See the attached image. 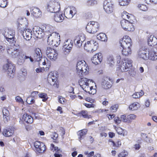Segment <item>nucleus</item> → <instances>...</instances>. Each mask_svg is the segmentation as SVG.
I'll return each mask as SVG.
<instances>
[{
    "mask_svg": "<svg viewBox=\"0 0 157 157\" xmlns=\"http://www.w3.org/2000/svg\"><path fill=\"white\" fill-rule=\"evenodd\" d=\"M77 11L75 7H68L64 9V14L58 12L55 13L54 19L57 22H61L64 19V17L68 19H70L76 13Z\"/></svg>",
    "mask_w": 157,
    "mask_h": 157,
    "instance_id": "nucleus-1",
    "label": "nucleus"
},
{
    "mask_svg": "<svg viewBox=\"0 0 157 157\" xmlns=\"http://www.w3.org/2000/svg\"><path fill=\"white\" fill-rule=\"evenodd\" d=\"M14 30H10V56L13 58H16L20 55V46L17 41Z\"/></svg>",
    "mask_w": 157,
    "mask_h": 157,
    "instance_id": "nucleus-2",
    "label": "nucleus"
},
{
    "mask_svg": "<svg viewBox=\"0 0 157 157\" xmlns=\"http://www.w3.org/2000/svg\"><path fill=\"white\" fill-rule=\"evenodd\" d=\"M119 43L122 48V55L125 56L130 55L132 53L130 47L132 44L131 38L129 36H125L120 40Z\"/></svg>",
    "mask_w": 157,
    "mask_h": 157,
    "instance_id": "nucleus-3",
    "label": "nucleus"
},
{
    "mask_svg": "<svg viewBox=\"0 0 157 157\" xmlns=\"http://www.w3.org/2000/svg\"><path fill=\"white\" fill-rule=\"evenodd\" d=\"M89 68L84 60L78 61L76 66V72L80 77L86 75L88 73Z\"/></svg>",
    "mask_w": 157,
    "mask_h": 157,
    "instance_id": "nucleus-4",
    "label": "nucleus"
},
{
    "mask_svg": "<svg viewBox=\"0 0 157 157\" xmlns=\"http://www.w3.org/2000/svg\"><path fill=\"white\" fill-rule=\"evenodd\" d=\"M47 9L48 11L52 13L59 12L60 10V4L55 0H51L48 4Z\"/></svg>",
    "mask_w": 157,
    "mask_h": 157,
    "instance_id": "nucleus-5",
    "label": "nucleus"
},
{
    "mask_svg": "<svg viewBox=\"0 0 157 157\" xmlns=\"http://www.w3.org/2000/svg\"><path fill=\"white\" fill-rule=\"evenodd\" d=\"M134 21L131 19L127 20L123 19L121 22L122 28L125 31H133L134 30V28L133 24Z\"/></svg>",
    "mask_w": 157,
    "mask_h": 157,
    "instance_id": "nucleus-6",
    "label": "nucleus"
},
{
    "mask_svg": "<svg viewBox=\"0 0 157 157\" xmlns=\"http://www.w3.org/2000/svg\"><path fill=\"white\" fill-rule=\"evenodd\" d=\"M98 44L94 40H91L85 43L84 48L87 51L93 52L96 51L98 48Z\"/></svg>",
    "mask_w": 157,
    "mask_h": 157,
    "instance_id": "nucleus-7",
    "label": "nucleus"
},
{
    "mask_svg": "<svg viewBox=\"0 0 157 157\" xmlns=\"http://www.w3.org/2000/svg\"><path fill=\"white\" fill-rule=\"evenodd\" d=\"M99 24L96 21H90L86 25V29L87 32L89 33L94 34L99 29Z\"/></svg>",
    "mask_w": 157,
    "mask_h": 157,
    "instance_id": "nucleus-8",
    "label": "nucleus"
},
{
    "mask_svg": "<svg viewBox=\"0 0 157 157\" xmlns=\"http://www.w3.org/2000/svg\"><path fill=\"white\" fill-rule=\"evenodd\" d=\"M58 34L56 32H52L51 33L48 38V43L49 45L52 46H57V40L58 38Z\"/></svg>",
    "mask_w": 157,
    "mask_h": 157,
    "instance_id": "nucleus-9",
    "label": "nucleus"
},
{
    "mask_svg": "<svg viewBox=\"0 0 157 157\" xmlns=\"http://www.w3.org/2000/svg\"><path fill=\"white\" fill-rule=\"evenodd\" d=\"M104 9L106 13L109 14L113 12L114 6L111 0H105L104 3Z\"/></svg>",
    "mask_w": 157,
    "mask_h": 157,
    "instance_id": "nucleus-10",
    "label": "nucleus"
},
{
    "mask_svg": "<svg viewBox=\"0 0 157 157\" xmlns=\"http://www.w3.org/2000/svg\"><path fill=\"white\" fill-rule=\"evenodd\" d=\"M132 60L127 58L124 59L122 61L119 68L122 72L126 71H128L129 68L132 66Z\"/></svg>",
    "mask_w": 157,
    "mask_h": 157,
    "instance_id": "nucleus-11",
    "label": "nucleus"
},
{
    "mask_svg": "<svg viewBox=\"0 0 157 157\" xmlns=\"http://www.w3.org/2000/svg\"><path fill=\"white\" fill-rule=\"evenodd\" d=\"M55 75V74L53 72H50L48 75V81L51 85H52L55 87L58 88V84L57 81L56 75Z\"/></svg>",
    "mask_w": 157,
    "mask_h": 157,
    "instance_id": "nucleus-12",
    "label": "nucleus"
},
{
    "mask_svg": "<svg viewBox=\"0 0 157 157\" xmlns=\"http://www.w3.org/2000/svg\"><path fill=\"white\" fill-rule=\"evenodd\" d=\"M91 81L86 78H81L78 81L79 84L84 91L87 92L89 90V82Z\"/></svg>",
    "mask_w": 157,
    "mask_h": 157,
    "instance_id": "nucleus-13",
    "label": "nucleus"
},
{
    "mask_svg": "<svg viewBox=\"0 0 157 157\" xmlns=\"http://www.w3.org/2000/svg\"><path fill=\"white\" fill-rule=\"evenodd\" d=\"M34 145L36 151L39 153H43L46 150V146L43 143L36 141Z\"/></svg>",
    "mask_w": 157,
    "mask_h": 157,
    "instance_id": "nucleus-14",
    "label": "nucleus"
},
{
    "mask_svg": "<svg viewBox=\"0 0 157 157\" xmlns=\"http://www.w3.org/2000/svg\"><path fill=\"white\" fill-rule=\"evenodd\" d=\"M34 35L38 38L41 39L44 35V33L43 32V29H41L37 26H35L33 29Z\"/></svg>",
    "mask_w": 157,
    "mask_h": 157,
    "instance_id": "nucleus-15",
    "label": "nucleus"
},
{
    "mask_svg": "<svg viewBox=\"0 0 157 157\" xmlns=\"http://www.w3.org/2000/svg\"><path fill=\"white\" fill-rule=\"evenodd\" d=\"M148 51L145 47H142L140 48L138 52V56L140 58L144 60L147 59Z\"/></svg>",
    "mask_w": 157,
    "mask_h": 157,
    "instance_id": "nucleus-16",
    "label": "nucleus"
},
{
    "mask_svg": "<svg viewBox=\"0 0 157 157\" xmlns=\"http://www.w3.org/2000/svg\"><path fill=\"white\" fill-rule=\"evenodd\" d=\"M18 27L19 29L26 28L28 24L27 20L25 18H21L18 19L17 21Z\"/></svg>",
    "mask_w": 157,
    "mask_h": 157,
    "instance_id": "nucleus-17",
    "label": "nucleus"
},
{
    "mask_svg": "<svg viewBox=\"0 0 157 157\" xmlns=\"http://www.w3.org/2000/svg\"><path fill=\"white\" fill-rule=\"evenodd\" d=\"M73 46V43L70 40H67L64 43L63 49L64 52L68 53L69 52Z\"/></svg>",
    "mask_w": 157,
    "mask_h": 157,
    "instance_id": "nucleus-18",
    "label": "nucleus"
},
{
    "mask_svg": "<svg viewBox=\"0 0 157 157\" xmlns=\"http://www.w3.org/2000/svg\"><path fill=\"white\" fill-rule=\"evenodd\" d=\"M157 50L155 48L151 49L148 52L147 59L155 61L157 59Z\"/></svg>",
    "mask_w": 157,
    "mask_h": 157,
    "instance_id": "nucleus-19",
    "label": "nucleus"
},
{
    "mask_svg": "<svg viewBox=\"0 0 157 157\" xmlns=\"http://www.w3.org/2000/svg\"><path fill=\"white\" fill-rule=\"evenodd\" d=\"M102 59V56L101 53H98L95 54L92 59V62L95 65L100 63Z\"/></svg>",
    "mask_w": 157,
    "mask_h": 157,
    "instance_id": "nucleus-20",
    "label": "nucleus"
},
{
    "mask_svg": "<svg viewBox=\"0 0 157 157\" xmlns=\"http://www.w3.org/2000/svg\"><path fill=\"white\" fill-rule=\"evenodd\" d=\"M85 40V38L83 36H78L75 37L74 43L77 47L79 48L81 46L82 43Z\"/></svg>",
    "mask_w": 157,
    "mask_h": 157,
    "instance_id": "nucleus-21",
    "label": "nucleus"
},
{
    "mask_svg": "<svg viewBox=\"0 0 157 157\" xmlns=\"http://www.w3.org/2000/svg\"><path fill=\"white\" fill-rule=\"evenodd\" d=\"M34 59L37 62L41 61L42 58V53L40 50L39 48H36L35 50V52L33 54Z\"/></svg>",
    "mask_w": 157,
    "mask_h": 157,
    "instance_id": "nucleus-22",
    "label": "nucleus"
},
{
    "mask_svg": "<svg viewBox=\"0 0 157 157\" xmlns=\"http://www.w3.org/2000/svg\"><path fill=\"white\" fill-rule=\"evenodd\" d=\"M31 14L36 17H39L42 16V13L40 9L37 7H33L31 10Z\"/></svg>",
    "mask_w": 157,
    "mask_h": 157,
    "instance_id": "nucleus-23",
    "label": "nucleus"
},
{
    "mask_svg": "<svg viewBox=\"0 0 157 157\" xmlns=\"http://www.w3.org/2000/svg\"><path fill=\"white\" fill-rule=\"evenodd\" d=\"M32 30L30 29H24V31L22 33L24 39L26 40H29L32 37Z\"/></svg>",
    "mask_w": 157,
    "mask_h": 157,
    "instance_id": "nucleus-24",
    "label": "nucleus"
},
{
    "mask_svg": "<svg viewBox=\"0 0 157 157\" xmlns=\"http://www.w3.org/2000/svg\"><path fill=\"white\" fill-rule=\"evenodd\" d=\"M148 44L149 45L154 46L157 44V38L153 35H151L148 39Z\"/></svg>",
    "mask_w": 157,
    "mask_h": 157,
    "instance_id": "nucleus-25",
    "label": "nucleus"
},
{
    "mask_svg": "<svg viewBox=\"0 0 157 157\" xmlns=\"http://www.w3.org/2000/svg\"><path fill=\"white\" fill-rule=\"evenodd\" d=\"M54 27L49 25H45L43 26L42 27L43 32H49L52 33L54 32L53 31L54 29Z\"/></svg>",
    "mask_w": 157,
    "mask_h": 157,
    "instance_id": "nucleus-26",
    "label": "nucleus"
},
{
    "mask_svg": "<svg viewBox=\"0 0 157 157\" xmlns=\"http://www.w3.org/2000/svg\"><path fill=\"white\" fill-rule=\"evenodd\" d=\"M22 119L27 123L31 124L33 121L32 117L27 113L24 114L22 116Z\"/></svg>",
    "mask_w": 157,
    "mask_h": 157,
    "instance_id": "nucleus-27",
    "label": "nucleus"
},
{
    "mask_svg": "<svg viewBox=\"0 0 157 157\" xmlns=\"http://www.w3.org/2000/svg\"><path fill=\"white\" fill-rule=\"evenodd\" d=\"M2 69L4 72L8 75H9L10 71V63L9 60H7L3 65Z\"/></svg>",
    "mask_w": 157,
    "mask_h": 157,
    "instance_id": "nucleus-28",
    "label": "nucleus"
},
{
    "mask_svg": "<svg viewBox=\"0 0 157 157\" xmlns=\"http://www.w3.org/2000/svg\"><path fill=\"white\" fill-rule=\"evenodd\" d=\"M3 114L4 116V121L5 123H6L10 118L9 117L10 113L8 110L4 108L3 110Z\"/></svg>",
    "mask_w": 157,
    "mask_h": 157,
    "instance_id": "nucleus-29",
    "label": "nucleus"
},
{
    "mask_svg": "<svg viewBox=\"0 0 157 157\" xmlns=\"http://www.w3.org/2000/svg\"><path fill=\"white\" fill-rule=\"evenodd\" d=\"M27 72L26 70H23V71L21 70L18 73L19 79L20 81H24L25 79V76L26 75Z\"/></svg>",
    "mask_w": 157,
    "mask_h": 157,
    "instance_id": "nucleus-30",
    "label": "nucleus"
},
{
    "mask_svg": "<svg viewBox=\"0 0 157 157\" xmlns=\"http://www.w3.org/2000/svg\"><path fill=\"white\" fill-rule=\"evenodd\" d=\"M102 87L105 89H107L112 86V85L110 81H108L105 79H104L102 83Z\"/></svg>",
    "mask_w": 157,
    "mask_h": 157,
    "instance_id": "nucleus-31",
    "label": "nucleus"
},
{
    "mask_svg": "<svg viewBox=\"0 0 157 157\" xmlns=\"http://www.w3.org/2000/svg\"><path fill=\"white\" fill-rule=\"evenodd\" d=\"M97 38L98 39L101 41H106L107 40V37L105 34L101 33L97 35Z\"/></svg>",
    "mask_w": 157,
    "mask_h": 157,
    "instance_id": "nucleus-32",
    "label": "nucleus"
},
{
    "mask_svg": "<svg viewBox=\"0 0 157 157\" xmlns=\"http://www.w3.org/2000/svg\"><path fill=\"white\" fill-rule=\"evenodd\" d=\"M10 31L9 28H6L5 29L4 32L3 33V34L4 37L8 42L10 41V38H9L10 36Z\"/></svg>",
    "mask_w": 157,
    "mask_h": 157,
    "instance_id": "nucleus-33",
    "label": "nucleus"
},
{
    "mask_svg": "<svg viewBox=\"0 0 157 157\" xmlns=\"http://www.w3.org/2000/svg\"><path fill=\"white\" fill-rule=\"evenodd\" d=\"M50 57H47L51 60L55 61L57 59L58 53L56 50L52 51V53L50 54Z\"/></svg>",
    "mask_w": 157,
    "mask_h": 157,
    "instance_id": "nucleus-34",
    "label": "nucleus"
},
{
    "mask_svg": "<svg viewBox=\"0 0 157 157\" xmlns=\"http://www.w3.org/2000/svg\"><path fill=\"white\" fill-rule=\"evenodd\" d=\"M109 142L110 145H112L114 147L113 149H116L119 146L121 145V142L119 141H118L117 144L115 143L114 141L112 140H109Z\"/></svg>",
    "mask_w": 157,
    "mask_h": 157,
    "instance_id": "nucleus-35",
    "label": "nucleus"
},
{
    "mask_svg": "<svg viewBox=\"0 0 157 157\" xmlns=\"http://www.w3.org/2000/svg\"><path fill=\"white\" fill-rule=\"evenodd\" d=\"M107 62L111 67H112L114 66L115 63L114 59L112 56H110L108 57Z\"/></svg>",
    "mask_w": 157,
    "mask_h": 157,
    "instance_id": "nucleus-36",
    "label": "nucleus"
},
{
    "mask_svg": "<svg viewBox=\"0 0 157 157\" xmlns=\"http://www.w3.org/2000/svg\"><path fill=\"white\" fill-rule=\"evenodd\" d=\"M87 132V130L86 129H83L80 131H79L78 132V135L79 136L78 139L79 141L81 140L82 137L85 135Z\"/></svg>",
    "mask_w": 157,
    "mask_h": 157,
    "instance_id": "nucleus-37",
    "label": "nucleus"
},
{
    "mask_svg": "<svg viewBox=\"0 0 157 157\" xmlns=\"http://www.w3.org/2000/svg\"><path fill=\"white\" fill-rule=\"evenodd\" d=\"M122 17L123 19H129L130 18L131 19L132 18H133V17L132 16L131 14H129L126 11H124L122 13Z\"/></svg>",
    "mask_w": 157,
    "mask_h": 157,
    "instance_id": "nucleus-38",
    "label": "nucleus"
},
{
    "mask_svg": "<svg viewBox=\"0 0 157 157\" xmlns=\"http://www.w3.org/2000/svg\"><path fill=\"white\" fill-rule=\"evenodd\" d=\"M144 92L142 90L139 93L136 92L134 93L132 95V97L134 98H140L144 94Z\"/></svg>",
    "mask_w": 157,
    "mask_h": 157,
    "instance_id": "nucleus-39",
    "label": "nucleus"
},
{
    "mask_svg": "<svg viewBox=\"0 0 157 157\" xmlns=\"http://www.w3.org/2000/svg\"><path fill=\"white\" fill-rule=\"evenodd\" d=\"M137 105H138L139 104L137 102H135L132 103L129 105V109L132 111L137 109L138 108Z\"/></svg>",
    "mask_w": 157,
    "mask_h": 157,
    "instance_id": "nucleus-40",
    "label": "nucleus"
},
{
    "mask_svg": "<svg viewBox=\"0 0 157 157\" xmlns=\"http://www.w3.org/2000/svg\"><path fill=\"white\" fill-rule=\"evenodd\" d=\"M130 1V0H119V4L121 6L127 5Z\"/></svg>",
    "mask_w": 157,
    "mask_h": 157,
    "instance_id": "nucleus-41",
    "label": "nucleus"
},
{
    "mask_svg": "<svg viewBox=\"0 0 157 157\" xmlns=\"http://www.w3.org/2000/svg\"><path fill=\"white\" fill-rule=\"evenodd\" d=\"M56 50L50 47H48L46 50V54L47 57H50V54L52 52V51H55Z\"/></svg>",
    "mask_w": 157,
    "mask_h": 157,
    "instance_id": "nucleus-42",
    "label": "nucleus"
},
{
    "mask_svg": "<svg viewBox=\"0 0 157 157\" xmlns=\"http://www.w3.org/2000/svg\"><path fill=\"white\" fill-rule=\"evenodd\" d=\"M35 101L34 99L30 96L27 97L26 102L28 104H32L34 103Z\"/></svg>",
    "mask_w": 157,
    "mask_h": 157,
    "instance_id": "nucleus-43",
    "label": "nucleus"
},
{
    "mask_svg": "<svg viewBox=\"0 0 157 157\" xmlns=\"http://www.w3.org/2000/svg\"><path fill=\"white\" fill-rule=\"evenodd\" d=\"M97 2L95 0H88L86 2V5L88 6H93L97 4Z\"/></svg>",
    "mask_w": 157,
    "mask_h": 157,
    "instance_id": "nucleus-44",
    "label": "nucleus"
},
{
    "mask_svg": "<svg viewBox=\"0 0 157 157\" xmlns=\"http://www.w3.org/2000/svg\"><path fill=\"white\" fill-rule=\"evenodd\" d=\"M7 5V0H0V7L5 8Z\"/></svg>",
    "mask_w": 157,
    "mask_h": 157,
    "instance_id": "nucleus-45",
    "label": "nucleus"
},
{
    "mask_svg": "<svg viewBox=\"0 0 157 157\" xmlns=\"http://www.w3.org/2000/svg\"><path fill=\"white\" fill-rule=\"evenodd\" d=\"M38 95L40 98H43V101H45L48 99L47 94L45 93L39 94Z\"/></svg>",
    "mask_w": 157,
    "mask_h": 157,
    "instance_id": "nucleus-46",
    "label": "nucleus"
},
{
    "mask_svg": "<svg viewBox=\"0 0 157 157\" xmlns=\"http://www.w3.org/2000/svg\"><path fill=\"white\" fill-rule=\"evenodd\" d=\"M136 117V116L133 114H131L127 116V118L129 122H131L132 120H135Z\"/></svg>",
    "mask_w": 157,
    "mask_h": 157,
    "instance_id": "nucleus-47",
    "label": "nucleus"
},
{
    "mask_svg": "<svg viewBox=\"0 0 157 157\" xmlns=\"http://www.w3.org/2000/svg\"><path fill=\"white\" fill-rule=\"evenodd\" d=\"M11 70L12 73L10 74V78H13L14 76V72L15 71V66L14 64L10 65V71Z\"/></svg>",
    "mask_w": 157,
    "mask_h": 157,
    "instance_id": "nucleus-48",
    "label": "nucleus"
},
{
    "mask_svg": "<svg viewBox=\"0 0 157 157\" xmlns=\"http://www.w3.org/2000/svg\"><path fill=\"white\" fill-rule=\"evenodd\" d=\"M138 7L142 11H146L147 10V8L146 5L143 4H139Z\"/></svg>",
    "mask_w": 157,
    "mask_h": 157,
    "instance_id": "nucleus-49",
    "label": "nucleus"
},
{
    "mask_svg": "<svg viewBox=\"0 0 157 157\" xmlns=\"http://www.w3.org/2000/svg\"><path fill=\"white\" fill-rule=\"evenodd\" d=\"M96 90L95 89L93 88V86L89 87V90L87 92H89L90 94H94L96 93Z\"/></svg>",
    "mask_w": 157,
    "mask_h": 157,
    "instance_id": "nucleus-50",
    "label": "nucleus"
},
{
    "mask_svg": "<svg viewBox=\"0 0 157 157\" xmlns=\"http://www.w3.org/2000/svg\"><path fill=\"white\" fill-rule=\"evenodd\" d=\"M50 149L51 150H53V151H55L56 152H58L59 150V149L58 147H55L54 145L53 144H51Z\"/></svg>",
    "mask_w": 157,
    "mask_h": 157,
    "instance_id": "nucleus-51",
    "label": "nucleus"
},
{
    "mask_svg": "<svg viewBox=\"0 0 157 157\" xmlns=\"http://www.w3.org/2000/svg\"><path fill=\"white\" fill-rule=\"evenodd\" d=\"M141 136L142 138L145 141H146L147 142H150V140L148 138L146 134L144 133H141Z\"/></svg>",
    "mask_w": 157,
    "mask_h": 157,
    "instance_id": "nucleus-52",
    "label": "nucleus"
},
{
    "mask_svg": "<svg viewBox=\"0 0 157 157\" xmlns=\"http://www.w3.org/2000/svg\"><path fill=\"white\" fill-rule=\"evenodd\" d=\"M80 114L83 117L85 118H89L88 115H87V111L82 110L80 112Z\"/></svg>",
    "mask_w": 157,
    "mask_h": 157,
    "instance_id": "nucleus-53",
    "label": "nucleus"
},
{
    "mask_svg": "<svg viewBox=\"0 0 157 157\" xmlns=\"http://www.w3.org/2000/svg\"><path fill=\"white\" fill-rule=\"evenodd\" d=\"M66 101V99L62 96H59V97L58 101L60 103L64 104L65 101Z\"/></svg>",
    "mask_w": 157,
    "mask_h": 157,
    "instance_id": "nucleus-54",
    "label": "nucleus"
},
{
    "mask_svg": "<svg viewBox=\"0 0 157 157\" xmlns=\"http://www.w3.org/2000/svg\"><path fill=\"white\" fill-rule=\"evenodd\" d=\"M121 119L122 121L124 122H126L128 121V119L127 116L126 117V116L124 115H122L121 117Z\"/></svg>",
    "mask_w": 157,
    "mask_h": 157,
    "instance_id": "nucleus-55",
    "label": "nucleus"
},
{
    "mask_svg": "<svg viewBox=\"0 0 157 157\" xmlns=\"http://www.w3.org/2000/svg\"><path fill=\"white\" fill-rule=\"evenodd\" d=\"M118 109V105H115L111 106L110 108V110L113 112H115Z\"/></svg>",
    "mask_w": 157,
    "mask_h": 157,
    "instance_id": "nucleus-56",
    "label": "nucleus"
},
{
    "mask_svg": "<svg viewBox=\"0 0 157 157\" xmlns=\"http://www.w3.org/2000/svg\"><path fill=\"white\" fill-rule=\"evenodd\" d=\"M9 133H10V132L9 131V130H7L6 129H4L3 134L5 136H9Z\"/></svg>",
    "mask_w": 157,
    "mask_h": 157,
    "instance_id": "nucleus-57",
    "label": "nucleus"
},
{
    "mask_svg": "<svg viewBox=\"0 0 157 157\" xmlns=\"http://www.w3.org/2000/svg\"><path fill=\"white\" fill-rule=\"evenodd\" d=\"M117 133L119 135H122L123 132V130L120 127L117 128L116 129Z\"/></svg>",
    "mask_w": 157,
    "mask_h": 157,
    "instance_id": "nucleus-58",
    "label": "nucleus"
},
{
    "mask_svg": "<svg viewBox=\"0 0 157 157\" xmlns=\"http://www.w3.org/2000/svg\"><path fill=\"white\" fill-rule=\"evenodd\" d=\"M15 100L16 101L18 102H20L21 103H24L23 100L19 96H17L16 97Z\"/></svg>",
    "mask_w": 157,
    "mask_h": 157,
    "instance_id": "nucleus-59",
    "label": "nucleus"
},
{
    "mask_svg": "<svg viewBox=\"0 0 157 157\" xmlns=\"http://www.w3.org/2000/svg\"><path fill=\"white\" fill-rule=\"evenodd\" d=\"M51 136L52 138L54 140L56 139L58 136V134L55 132H53Z\"/></svg>",
    "mask_w": 157,
    "mask_h": 157,
    "instance_id": "nucleus-60",
    "label": "nucleus"
},
{
    "mask_svg": "<svg viewBox=\"0 0 157 157\" xmlns=\"http://www.w3.org/2000/svg\"><path fill=\"white\" fill-rule=\"evenodd\" d=\"M127 152L125 151L120 153L118 155V157H125L127 155Z\"/></svg>",
    "mask_w": 157,
    "mask_h": 157,
    "instance_id": "nucleus-61",
    "label": "nucleus"
},
{
    "mask_svg": "<svg viewBox=\"0 0 157 157\" xmlns=\"http://www.w3.org/2000/svg\"><path fill=\"white\" fill-rule=\"evenodd\" d=\"M84 105L88 108H94L95 105L92 104L84 103Z\"/></svg>",
    "mask_w": 157,
    "mask_h": 157,
    "instance_id": "nucleus-62",
    "label": "nucleus"
},
{
    "mask_svg": "<svg viewBox=\"0 0 157 157\" xmlns=\"http://www.w3.org/2000/svg\"><path fill=\"white\" fill-rule=\"evenodd\" d=\"M24 59H29L30 61L31 62H33L34 59H33L31 57H29V56H28L26 55H25L24 57Z\"/></svg>",
    "mask_w": 157,
    "mask_h": 157,
    "instance_id": "nucleus-63",
    "label": "nucleus"
},
{
    "mask_svg": "<svg viewBox=\"0 0 157 157\" xmlns=\"http://www.w3.org/2000/svg\"><path fill=\"white\" fill-rule=\"evenodd\" d=\"M38 93V91H33L31 93V95L30 96L34 99L35 97L37 96Z\"/></svg>",
    "mask_w": 157,
    "mask_h": 157,
    "instance_id": "nucleus-64",
    "label": "nucleus"
}]
</instances>
